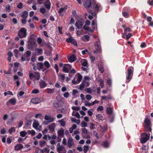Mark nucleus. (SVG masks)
Instances as JSON below:
<instances>
[{"label":"nucleus","mask_w":153,"mask_h":153,"mask_svg":"<svg viewBox=\"0 0 153 153\" xmlns=\"http://www.w3.org/2000/svg\"><path fill=\"white\" fill-rule=\"evenodd\" d=\"M85 86V83H84V82L83 81L82 82L81 84L79 86V89L82 90L83 89Z\"/></svg>","instance_id":"obj_41"},{"label":"nucleus","mask_w":153,"mask_h":153,"mask_svg":"<svg viewBox=\"0 0 153 153\" xmlns=\"http://www.w3.org/2000/svg\"><path fill=\"white\" fill-rule=\"evenodd\" d=\"M95 48L97 51H100L101 49L100 41H98L94 43Z\"/></svg>","instance_id":"obj_10"},{"label":"nucleus","mask_w":153,"mask_h":153,"mask_svg":"<svg viewBox=\"0 0 153 153\" xmlns=\"http://www.w3.org/2000/svg\"><path fill=\"white\" fill-rule=\"evenodd\" d=\"M34 121L33 125V127L36 130H39V128H38V127L39 125L38 122L36 120H35Z\"/></svg>","instance_id":"obj_17"},{"label":"nucleus","mask_w":153,"mask_h":153,"mask_svg":"<svg viewBox=\"0 0 153 153\" xmlns=\"http://www.w3.org/2000/svg\"><path fill=\"white\" fill-rule=\"evenodd\" d=\"M89 36L88 35H85L84 36L81 38V39L82 41L87 42L89 40Z\"/></svg>","instance_id":"obj_20"},{"label":"nucleus","mask_w":153,"mask_h":153,"mask_svg":"<svg viewBox=\"0 0 153 153\" xmlns=\"http://www.w3.org/2000/svg\"><path fill=\"white\" fill-rule=\"evenodd\" d=\"M82 65L85 67H86L88 65V63L87 61H84L83 62H82Z\"/></svg>","instance_id":"obj_63"},{"label":"nucleus","mask_w":153,"mask_h":153,"mask_svg":"<svg viewBox=\"0 0 153 153\" xmlns=\"http://www.w3.org/2000/svg\"><path fill=\"white\" fill-rule=\"evenodd\" d=\"M18 35L21 38H25L27 36V30L25 28H22L18 31Z\"/></svg>","instance_id":"obj_3"},{"label":"nucleus","mask_w":153,"mask_h":153,"mask_svg":"<svg viewBox=\"0 0 153 153\" xmlns=\"http://www.w3.org/2000/svg\"><path fill=\"white\" fill-rule=\"evenodd\" d=\"M39 92V90L38 89H35L32 90V93L33 94H37Z\"/></svg>","instance_id":"obj_60"},{"label":"nucleus","mask_w":153,"mask_h":153,"mask_svg":"<svg viewBox=\"0 0 153 153\" xmlns=\"http://www.w3.org/2000/svg\"><path fill=\"white\" fill-rule=\"evenodd\" d=\"M98 66L99 70V71H100L101 73H102L104 71V69L103 68L102 65H98Z\"/></svg>","instance_id":"obj_40"},{"label":"nucleus","mask_w":153,"mask_h":153,"mask_svg":"<svg viewBox=\"0 0 153 153\" xmlns=\"http://www.w3.org/2000/svg\"><path fill=\"white\" fill-rule=\"evenodd\" d=\"M144 123L145 124L144 128L146 131H151L152 129L150 126V120L148 118H146L145 119Z\"/></svg>","instance_id":"obj_4"},{"label":"nucleus","mask_w":153,"mask_h":153,"mask_svg":"<svg viewBox=\"0 0 153 153\" xmlns=\"http://www.w3.org/2000/svg\"><path fill=\"white\" fill-rule=\"evenodd\" d=\"M66 9L64 7H61L58 11V13H60L63 12Z\"/></svg>","instance_id":"obj_62"},{"label":"nucleus","mask_w":153,"mask_h":153,"mask_svg":"<svg viewBox=\"0 0 153 153\" xmlns=\"http://www.w3.org/2000/svg\"><path fill=\"white\" fill-rule=\"evenodd\" d=\"M94 7H95V10L99 11L102 9L100 4L99 3H95L94 4Z\"/></svg>","instance_id":"obj_15"},{"label":"nucleus","mask_w":153,"mask_h":153,"mask_svg":"<svg viewBox=\"0 0 153 153\" xmlns=\"http://www.w3.org/2000/svg\"><path fill=\"white\" fill-rule=\"evenodd\" d=\"M81 124L82 126L83 127H85L87 126V123L84 121H83L82 122Z\"/></svg>","instance_id":"obj_53"},{"label":"nucleus","mask_w":153,"mask_h":153,"mask_svg":"<svg viewBox=\"0 0 153 153\" xmlns=\"http://www.w3.org/2000/svg\"><path fill=\"white\" fill-rule=\"evenodd\" d=\"M35 76V74L34 75L33 73H29V77L30 79H32Z\"/></svg>","instance_id":"obj_51"},{"label":"nucleus","mask_w":153,"mask_h":153,"mask_svg":"<svg viewBox=\"0 0 153 153\" xmlns=\"http://www.w3.org/2000/svg\"><path fill=\"white\" fill-rule=\"evenodd\" d=\"M85 91L87 93L91 94L93 92L92 89L90 88H87L85 89Z\"/></svg>","instance_id":"obj_33"},{"label":"nucleus","mask_w":153,"mask_h":153,"mask_svg":"<svg viewBox=\"0 0 153 153\" xmlns=\"http://www.w3.org/2000/svg\"><path fill=\"white\" fill-rule=\"evenodd\" d=\"M112 111V109L110 107H107L106 108L107 113L108 114H111Z\"/></svg>","instance_id":"obj_31"},{"label":"nucleus","mask_w":153,"mask_h":153,"mask_svg":"<svg viewBox=\"0 0 153 153\" xmlns=\"http://www.w3.org/2000/svg\"><path fill=\"white\" fill-rule=\"evenodd\" d=\"M23 146L21 144H18L15 146V150L18 151L23 148Z\"/></svg>","instance_id":"obj_19"},{"label":"nucleus","mask_w":153,"mask_h":153,"mask_svg":"<svg viewBox=\"0 0 153 153\" xmlns=\"http://www.w3.org/2000/svg\"><path fill=\"white\" fill-rule=\"evenodd\" d=\"M56 99L59 102H63L62 101L63 98H62L59 95L57 96L56 97Z\"/></svg>","instance_id":"obj_34"},{"label":"nucleus","mask_w":153,"mask_h":153,"mask_svg":"<svg viewBox=\"0 0 153 153\" xmlns=\"http://www.w3.org/2000/svg\"><path fill=\"white\" fill-rule=\"evenodd\" d=\"M44 118L46 120H48L50 122H52L54 120V119L51 117V116L49 115H45V116Z\"/></svg>","instance_id":"obj_13"},{"label":"nucleus","mask_w":153,"mask_h":153,"mask_svg":"<svg viewBox=\"0 0 153 153\" xmlns=\"http://www.w3.org/2000/svg\"><path fill=\"white\" fill-rule=\"evenodd\" d=\"M102 145L105 148H107L109 146V144L107 142L105 141L103 143Z\"/></svg>","instance_id":"obj_44"},{"label":"nucleus","mask_w":153,"mask_h":153,"mask_svg":"<svg viewBox=\"0 0 153 153\" xmlns=\"http://www.w3.org/2000/svg\"><path fill=\"white\" fill-rule=\"evenodd\" d=\"M68 58L69 61L71 62H73L76 60V58L74 55H72Z\"/></svg>","instance_id":"obj_22"},{"label":"nucleus","mask_w":153,"mask_h":153,"mask_svg":"<svg viewBox=\"0 0 153 153\" xmlns=\"http://www.w3.org/2000/svg\"><path fill=\"white\" fill-rule=\"evenodd\" d=\"M37 66L38 67H39L40 69H42L44 67V65L43 63H38L37 64Z\"/></svg>","instance_id":"obj_45"},{"label":"nucleus","mask_w":153,"mask_h":153,"mask_svg":"<svg viewBox=\"0 0 153 153\" xmlns=\"http://www.w3.org/2000/svg\"><path fill=\"white\" fill-rule=\"evenodd\" d=\"M34 78H36V79L38 80L40 78V76L39 73L38 72L35 73V76H34Z\"/></svg>","instance_id":"obj_32"},{"label":"nucleus","mask_w":153,"mask_h":153,"mask_svg":"<svg viewBox=\"0 0 153 153\" xmlns=\"http://www.w3.org/2000/svg\"><path fill=\"white\" fill-rule=\"evenodd\" d=\"M28 16V13L26 10L24 11L21 15V17L23 19H27Z\"/></svg>","instance_id":"obj_23"},{"label":"nucleus","mask_w":153,"mask_h":153,"mask_svg":"<svg viewBox=\"0 0 153 153\" xmlns=\"http://www.w3.org/2000/svg\"><path fill=\"white\" fill-rule=\"evenodd\" d=\"M85 106H89L92 105L91 103H90L87 101L85 102Z\"/></svg>","instance_id":"obj_59"},{"label":"nucleus","mask_w":153,"mask_h":153,"mask_svg":"<svg viewBox=\"0 0 153 153\" xmlns=\"http://www.w3.org/2000/svg\"><path fill=\"white\" fill-rule=\"evenodd\" d=\"M44 66L46 68V69L50 67L49 63L47 61H45L44 64Z\"/></svg>","instance_id":"obj_29"},{"label":"nucleus","mask_w":153,"mask_h":153,"mask_svg":"<svg viewBox=\"0 0 153 153\" xmlns=\"http://www.w3.org/2000/svg\"><path fill=\"white\" fill-rule=\"evenodd\" d=\"M103 110V108L102 106H99L97 108V110L98 111H102Z\"/></svg>","instance_id":"obj_55"},{"label":"nucleus","mask_w":153,"mask_h":153,"mask_svg":"<svg viewBox=\"0 0 153 153\" xmlns=\"http://www.w3.org/2000/svg\"><path fill=\"white\" fill-rule=\"evenodd\" d=\"M66 40L68 42L72 43V42L74 41V39L71 37H69Z\"/></svg>","instance_id":"obj_58"},{"label":"nucleus","mask_w":153,"mask_h":153,"mask_svg":"<svg viewBox=\"0 0 153 153\" xmlns=\"http://www.w3.org/2000/svg\"><path fill=\"white\" fill-rule=\"evenodd\" d=\"M55 123H53L48 126L49 129L51 131H53L55 127Z\"/></svg>","instance_id":"obj_21"},{"label":"nucleus","mask_w":153,"mask_h":153,"mask_svg":"<svg viewBox=\"0 0 153 153\" xmlns=\"http://www.w3.org/2000/svg\"><path fill=\"white\" fill-rule=\"evenodd\" d=\"M72 114V116H74L78 119H79L80 118V115L79 113L78 112H76L73 111Z\"/></svg>","instance_id":"obj_24"},{"label":"nucleus","mask_w":153,"mask_h":153,"mask_svg":"<svg viewBox=\"0 0 153 153\" xmlns=\"http://www.w3.org/2000/svg\"><path fill=\"white\" fill-rule=\"evenodd\" d=\"M83 24V22L80 21H78L76 22L75 25L78 29H79L82 27Z\"/></svg>","instance_id":"obj_12"},{"label":"nucleus","mask_w":153,"mask_h":153,"mask_svg":"<svg viewBox=\"0 0 153 153\" xmlns=\"http://www.w3.org/2000/svg\"><path fill=\"white\" fill-rule=\"evenodd\" d=\"M150 134H147L146 132H143L140 134L141 138L140 139V142L142 143H146L149 140V138Z\"/></svg>","instance_id":"obj_2"},{"label":"nucleus","mask_w":153,"mask_h":153,"mask_svg":"<svg viewBox=\"0 0 153 153\" xmlns=\"http://www.w3.org/2000/svg\"><path fill=\"white\" fill-rule=\"evenodd\" d=\"M39 85L41 88H44L47 86L46 82L43 80H41L39 82Z\"/></svg>","instance_id":"obj_18"},{"label":"nucleus","mask_w":153,"mask_h":153,"mask_svg":"<svg viewBox=\"0 0 153 153\" xmlns=\"http://www.w3.org/2000/svg\"><path fill=\"white\" fill-rule=\"evenodd\" d=\"M90 12L91 13V14H92V15H89L88 16V18L90 19H91L93 18V16H94L96 15V14L93 12H91L90 11Z\"/></svg>","instance_id":"obj_47"},{"label":"nucleus","mask_w":153,"mask_h":153,"mask_svg":"<svg viewBox=\"0 0 153 153\" xmlns=\"http://www.w3.org/2000/svg\"><path fill=\"white\" fill-rule=\"evenodd\" d=\"M96 119L99 120H102L103 119V117L102 114H98L96 115Z\"/></svg>","instance_id":"obj_28"},{"label":"nucleus","mask_w":153,"mask_h":153,"mask_svg":"<svg viewBox=\"0 0 153 153\" xmlns=\"http://www.w3.org/2000/svg\"><path fill=\"white\" fill-rule=\"evenodd\" d=\"M148 147L146 146L143 145L142 147V150L144 151H148Z\"/></svg>","instance_id":"obj_49"},{"label":"nucleus","mask_w":153,"mask_h":153,"mask_svg":"<svg viewBox=\"0 0 153 153\" xmlns=\"http://www.w3.org/2000/svg\"><path fill=\"white\" fill-rule=\"evenodd\" d=\"M36 46V42L34 41H32L29 42L28 44V46L29 48L30 49L33 48L34 47Z\"/></svg>","instance_id":"obj_14"},{"label":"nucleus","mask_w":153,"mask_h":153,"mask_svg":"<svg viewBox=\"0 0 153 153\" xmlns=\"http://www.w3.org/2000/svg\"><path fill=\"white\" fill-rule=\"evenodd\" d=\"M82 78V76L79 74H78L77 81L79 83L81 81Z\"/></svg>","instance_id":"obj_35"},{"label":"nucleus","mask_w":153,"mask_h":153,"mask_svg":"<svg viewBox=\"0 0 153 153\" xmlns=\"http://www.w3.org/2000/svg\"><path fill=\"white\" fill-rule=\"evenodd\" d=\"M74 143L73 139L71 138H69L68 140V147L70 148L73 147H74Z\"/></svg>","instance_id":"obj_8"},{"label":"nucleus","mask_w":153,"mask_h":153,"mask_svg":"<svg viewBox=\"0 0 153 153\" xmlns=\"http://www.w3.org/2000/svg\"><path fill=\"white\" fill-rule=\"evenodd\" d=\"M72 109L73 110L75 111H79L80 109L79 107L76 106H72Z\"/></svg>","instance_id":"obj_54"},{"label":"nucleus","mask_w":153,"mask_h":153,"mask_svg":"<svg viewBox=\"0 0 153 153\" xmlns=\"http://www.w3.org/2000/svg\"><path fill=\"white\" fill-rule=\"evenodd\" d=\"M59 77L62 80H64L65 78V76L64 74H60L59 76Z\"/></svg>","instance_id":"obj_48"},{"label":"nucleus","mask_w":153,"mask_h":153,"mask_svg":"<svg viewBox=\"0 0 153 153\" xmlns=\"http://www.w3.org/2000/svg\"><path fill=\"white\" fill-rule=\"evenodd\" d=\"M46 144V142L44 140H42L40 142L39 145L41 147L44 146Z\"/></svg>","instance_id":"obj_42"},{"label":"nucleus","mask_w":153,"mask_h":153,"mask_svg":"<svg viewBox=\"0 0 153 153\" xmlns=\"http://www.w3.org/2000/svg\"><path fill=\"white\" fill-rule=\"evenodd\" d=\"M127 32H131V30L129 28H126L124 29V33L122 35V37L123 38H125V36L127 33Z\"/></svg>","instance_id":"obj_25"},{"label":"nucleus","mask_w":153,"mask_h":153,"mask_svg":"<svg viewBox=\"0 0 153 153\" xmlns=\"http://www.w3.org/2000/svg\"><path fill=\"white\" fill-rule=\"evenodd\" d=\"M123 16L125 18H127L129 16V15L128 13L125 12L123 13Z\"/></svg>","instance_id":"obj_56"},{"label":"nucleus","mask_w":153,"mask_h":153,"mask_svg":"<svg viewBox=\"0 0 153 153\" xmlns=\"http://www.w3.org/2000/svg\"><path fill=\"white\" fill-rule=\"evenodd\" d=\"M10 7L9 4H7L6 6L5 10L8 12H10Z\"/></svg>","instance_id":"obj_36"},{"label":"nucleus","mask_w":153,"mask_h":153,"mask_svg":"<svg viewBox=\"0 0 153 153\" xmlns=\"http://www.w3.org/2000/svg\"><path fill=\"white\" fill-rule=\"evenodd\" d=\"M25 54H26V57H28L30 55L31 52L30 51H28L26 52Z\"/></svg>","instance_id":"obj_61"},{"label":"nucleus","mask_w":153,"mask_h":153,"mask_svg":"<svg viewBox=\"0 0 153 153\" xmlns=\"http://www.w3.org/2000/svg\"><path fill=\"white\" fill-rule=\"evenodd\" d=\"M47 92L48 94L53 93L55 91V89L53 88H48L46 89Z\"/></svg>","instance_id":"obj_26"},{"label":"nucleus","mask_w":153,"mask_h":153,"mask_svg":"<svg viewBox=\"0 0 153 153\" xmlns=\"http://www.w3.org/2000/svg\"><path fill=\"white\" fill-rule=\"evenodd\" d=\"M84 1L83 5L85 8H88L91 6V0H84Z\"/></svg>","instance_id":"obj_9"},{"label":"nucleus","mask_w":153,"mask_h":153,"mask_svg":"<svg viewBox=\"0 0 153 153\" xmlns=\"http://www.w3.org/2000/svg\"><path fill=\"white\" fill-rule=\"evenodd\" d=\"M44 5L48 10H50L51 8V3L50 0H46L44 4Z\"/></svg>","instance_id":"obj_16"},{"label":"nucleus","mask_w":153,"mask_h":153,"mask_svg":"<svg viewBox=\"0 0 153 153\" xmlns=\"http://www.w3.org/2000/svg\"><path fill=\"white\" fill-rule=\"evenodd\" d=\"M86 98L87 100H90L92 98V96L89 94L87 95L86 96Z\"/></svg>","instance_id":"obj_64"},{"label":"nucleus","mask_w":153,"mask_h":153,"mask_svg":"<svg viewBox=\"0 0 153 153\" xmlns=\"http://www.w3.org/2000/svg\"><path fill=\"white\" fill-rule=\"evenodd\" d=\"M45 9L44 7H41L40 9V12L42 14L45 13Z\"/></svg>","instance_id":"obj_50"},{"label":"nucleus","mask_w":153,"mask_h":153,"mask_svg":"<svg viewBox=\"0 0 153 153\" xmlns=\"http://www.w3.org/2000/svg\"><path fill=\"white\" fill-rule=\"evenodd\" d=\"M41 99L38 97H35L31 99V102L35 104L39 103L41 102Z\"/></svg>","instance_id":"obj_7"},{"label":"nucleus","mask_w":153,"mask_h":153,"mask_svg":"<svg viewBox=\"0 0 153 153\" xmlns=\"http://www.w3.org/2000/svg\"><path fill=\"white\" fill-rule=\"evenodd\" d=\"M35 54L38 56L42 55L43 53V50L40 48H36L35 50Z\"/></svg>","instance_id":"obj_11"},{"label":"nucleus","mask_w":153,"mask_h":153,"mask_svg":"<svg viewBox=\"0 0 153 153\" xmlns=\"http://www.w3.org/2000/svg\"><path fill=\"white\" fill-rule=\"evenodd\" d=\"M133 68L131 67H128V69L127 72L126 74V82H129L132 79L133 75Z\"/></svg>","instance_id":"obj_1"},{"label":"nucleus","mask_w":153,"mask_h":153,"mask_svg":"<svg viewBox=\"0 0 153 153\" xmlns=\"http://www.w3.org/2000/svg\"><path fill=\"white\" fill-rule=\"evenodd\" d=\"M16 103V100L15 98H12L7 102L6 104L9 106L11 105H15Z\"/></svg>","instance_id":"obj_6"},{"label":"nucleus","mask_w":153,"mask_h":153,"mask_svg":"<svg viewBox=\"0 0 153 153\" xmlns=\"http://www.w3.org/2000/svg\"><path fill=\"white\" fill-rule=\"evenodd\" d=\"M69 96V93L68 92H65L63 94V96L66 98H68Z\"/></svg>","instance_id":"obj_57"},{"label":"nucleus","mask_w":153,"mask_h":153,"mask_svg":"<svg viewBox=\"0 0 153 153\" xmlns=\"http://www.w3.org/2000/svg\"><path fill=\"white\" fill-rule=\"evenodd\" d=\"M23 6V4L22 3L20 2L18 4L17 7L18 8L21 9L22 8Z\"/></svg>","instance_id":"obj_52"},{"label":"nucleus","mask_w":153,"mask_h":153,"mask_svg":"<svg viewBox=\"0 0 153 153\" xmlns=\"http://www.w3.org/2000/svg\"><path fill=\"white\" fill-rule=\"evenodd\" d=\"M15 131V128L14 127H12L9 130L8 132L10 134H12Z\"/></svg>","instance_id":"obj_43"},{"label":"nucleus","mask_w":153,"mask_h":153,"mask_svg":"<svg viewBox=\"0 0 153 153\" xmlns=\"http://www.w3.org/2000/svg\"><path fill=\"white\" fill-rule=\"evenodd\" d=\"M71 121L73 122L76 123L77 124H79L80 122V121L79 120H76V119L72 118H71Z\"/></svg>","instance_id":"obj_27"},{"label":"nucleus","mask_w":153,"mask_h":153,"mask_svg":"<svg viewBox=\"0 0 153 153\" xmlns=\"http://www.w3.org/2000/svg\"><path fill=\"white\" fill-rule=\"evenodd\" d=\"M59 122L60 123L61 126H64L65 125L66 122L63 119L59 120Z\"/></svg>","instance_id":"obj_38"},{"label":"nucleus","mask_w":153,"mask_h":153,"mask_svg":"<svg viewBox=\"0 0 153 153\" xmlns=\"http://www.w3.org/2000/svg\"><path fill=\"white\" fill-rule=\"evenodd\" d=\"M71 65L69 64H65L63 67V71L65 73H68L69 71L71 68Z\"/></svg>","instance_id":"obj_5"},{"label":"nucleus","mask_w":153,"mask_h":153,"mask_svg":"<svg viewBox=\"0 0 153 153\" xmlns=\"http://www.w3.org/2000/svg\"><path fill=\"white\" fill-rule=\"evenodd\" d=\"M64 134V131L61 130L58 131V136L59 137H62Z\"/></svg>","instance_id":"obj_30"},{"label":"nucleus","mask_w":153,"mask_h":153,"mask_svg":"<svg viewBox=\"0 0 153 153\" xmlns=\"http://www.w3.org/2000/svg\"><path fill=\"white\" fill-rule=\"evenodd\" d=\"M89 149V147L88 146H84L83 147V151L85 153H86Z\"/></svg>","instance_id":"obj_37"},{"label":"nucleus","mask_w":153,"mask_h":153,"mask_svg":"<svg viewBox=\"0 0 153 153\" xmlns=\"http://www.w3.org/2000/svg\"><path fill=\"white\" fill-rule=\"evenodd\" d=\"M20 135L22 137H24L27 134V132L25 131H22L20 132Z\"/></svg>","instance_id":"obj_39"},{"label":"nucleus","mask_w":153,"mask_h":153,"mask_svg":"<svg viewBox=\"0 0 153 153\" xmlns=\"http://www.w3.org/2000/svg\"><path fill=\"white\" fill-rule=\"evenodd\" d=\"M100 86L102 88H103L104 87V82L101 79H100L99 81Z\"/></svg>","instance_id":"obj_46"}]
</instances>
